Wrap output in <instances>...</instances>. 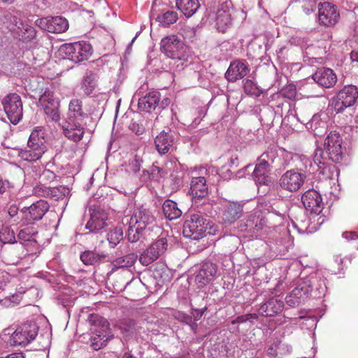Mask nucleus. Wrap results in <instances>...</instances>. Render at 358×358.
I'll list each match as a JSON object with an SVG mask.
<instances>
[{
	"instance_id": "55",
	"label": "nucleus",
	"mask_w": 358,
	"mask_h": 358,
	"mask_svg": "<svg viewBox=\"0 0 358 358\" xmlns=\"http://www.w3.org/2000/svg\"><path fill=\"white\" fill-rule=\"evenodd\" d=\"M162 171V168L153 164L151 168V174L152 175H159V173Z\"/></svg>"
},
{
	"instance_id": "34",
	"label": "nucleus",
	"mask_w": 358,
	"mask_h": 358,
	"mask_svg": "<svg viewBox=\"0 0 358 358\" xmlns=\"http://www.w3.org/2000/svg\"><path fill=\"white\" fill-rule=\"evenodd\" d=\"M176 6L186 17L192 16L200 6L199 0H176Z\"/></svg>"
},
{
	"instance_id": "23",
	"label": "nucleus",
	"mask_w": 358,
	"mask_h": 358,
	"mask_svg": "<svg viewBox=\"0 0 358 358\" xmlns=\"http://www.w3.org/2000/svg\"><path fill=\"white\" fill-rule=\"evenodd\" d=\"M90 211V219L86 224V229L93 232L104 228L108 220L107 213L100 208H94Z\"/></svg>"
},
{
	"instance_id": "4",
	"label": "nucleus",
	"mask_w": 358,
	"mask_h": 358,
	"mask_svg": "<svg viewBox=\"0 0 358 358\" xmlns=\"http://www.w3.org/2000/svg\"><path fill=\"white\" fill-rule=\"evenodd\" d=\"M208 224L201 213L191 214L184 222L183 234L187 238L199 240L205 236Z\"/></svg>"
},
{
	"instance_id": "35",
	"label": "nucleus",
	"mask_w": 358,
	"mask_h": 358,
	"mask_svg": "<svg viewBox=\"0 0 358 358\" xmlns=\"http://www.w3.org/2000/svg\"><path fill=\"white\" fill-rule=\"evenodd\" d=\"M162 208L164 216L169 220H176L182 215V211L178 208V204L170 199L164 202Z\"/></svg>"
},
{
	"instance_id": "29",
	"label": "nucleus",
	"mask_w": 358,
	"mask_h": 358,
	"mask_svg": "<svg viewBox=\"0 0 358 358\" xmlns=\"http://www.w3.org/2000/svg\"><path fill=\"white\" fill-rule=\"evenodd\" d=\"M173 144V138L172 136L164 131L160 132L155 137V145L157 150L160 155L166 154Z\"/></svg>"
},
{
	"instance_id": "9",
	"label": "nucleus",
	"mask_w": 358,
	"mask_h": 358,
	"mask_svg": "<svg viewBox=\"0 0 358 358\" xmlns=\"http://www.w3.org/2000/svg\"><path fill=\"white\" fill-rule=\"evenodd\" d=\"M342 138L339 133L333 131L327 136L324 150L329 159L335 163H341L344 157Z\"/></svg>"
},
{
	"instance_id": "63",
	"label": "nucleus",
	"mask_w": 358,
	"mask_h": 358,
	"mask_svg": "<svg viewBox=\"0 0 358 358\" xmlns=\"http://www.w3.org/2000/svg\"><path fill=\"white\" fill-rule=\"evenodd\" d=\"M290 94H290V96H289V98H291V97L294 96V94H295V92H294V90H292V91H291V92H290Z\"/></svg>"
},
{
	"instance_id": "24",
	"label": "nucleus",
	"mask_w": 358,
	"mask_h": 358,
	"mask_svg": "<svg viewBox=\"0 0 358 358\" xmlns=\"http://www.w3.org/2000/svg\"><path fill=\"white\" fill-rule=\"evenodd\" d=\"M250 71L246 62L241 60H236L231 62L225 73L226 78L229 82H236L244 78Z\"/></svg>"
},
{
	"instance_id": "51",
	"label": "nucleus",
	"mask_w": 358,
	"mask_h": 358,
	"mask_svg": "<svg viewBox=\"0 0 358 358\" xmlns=\"http://www.w3.org/2000/svg\"><path fill=\"white\" fill-rule=\"evenodd\" d=\"M280 343V341L277 340L271 346H269L267 349L268 355H270L272 356H276L277 355V348H278Z\"/></svg>"
},
{
	"instance_id": "60",
	"label": "nucleus",
	"mask_w": 358,
	"mask_h": 358,
	"mask_svg": "<svg viewBox=\"0 0 358 358\" xmlns=\"http://www.w3.org/2000/svg\"><path fill=\"white\" fill-rule=\"evenodd\" d=\"M168 174V172L165 170H164L163 169H162V171H160V173H159V175L160 177H165Z\"/></svg>"
},
{
	"instance_id": "45",
	"label": "nucleus",
	"mask_w": 358,
	"mask_h": 358,
	"mask_svg": "<svg viewBox=\"0 0 358 358\" xmlns=\"http://www.w3.org/2000/svg\"><path fill=\"white\" fill-rule=\"evenodd\" d=\"M231 8L230 0H213L211 6L213 11L229 10Z\"/></svg>"
},
{
	"instance_id": "43",
	"label": "nucleus",
	"mask_w": 358,
	"mask_h": 358,
	"mask_svg": "<svg viewBox=\"0 0 358 358\" xmlns=\"http://www.w3.org/2000/svg\"><path fill=\"white\" fill-rule=\"evenodd\" d=\"M37 231L34 227L28 226L22 229L18 233V238L23 241H30L33 237L36 234Z\"/></svg>"
},
{
	"instance_id": "56",
	"label": "nucleus",
	"mask_w": 358,
	"mask_h": 358,
	"mask_svg": "<svg viewBox=\"0 0 358 358\" xmlns=\"http://www.w3.org/2000/svg\"><path fill=\"white\" fill-rule=\"evenodd\" d=\"M171 103V99L169 98H164L160 103V107L162 108H165L169 106Z\"/></svg>"
},
{
	"instance_id": "53",
	"label": "nucleus",
	"mask_w": 358,
	"mask_h": 358,
	"mask_svg": "<svg viewBox=\"0 0 358 358\" xmlns=\"http://www.w3.org/2000/svg\"><path fill=\"white\" fill-rule=\"evenodd\" d=\"M343 236L348 240H356L358 238V234L356 232H345Z\"/></svg>"
},
{
	"instance_id": "31",
	"label": "nucleus",
	"mask_w": 358,
	"mask_h": 358,
	"mask_svg": "<svg viewBox=\"0 0 358 358\" xmlns=\"http://www.w3.org/2000/svg\"><path fill=\"white\" fill-rule=\"evenodd\" d=\"M99 76L96 73L88 71L84 76L81 83V89L86 96L92 94L98 86Z\"/></svg>"
},
{
	"instance_id": "2",
	"label": "nucleus",
	"mask_w": 358,
	"mask_h": 358,
	"mask_svg": "<svg viewBox=\"0 0 358 358\" xmlns=\"http://www.w3.org/2000/svg\"><path fill=\"white\" fill-rule=\"evenodd\" d=\"M90 322L94 327L93 335L90 338L91 347L94 350H99L113 338L110 324L106 319L96 314L90 315Z\"/></svg>"
},
{
	"instance_id": "46",
	"label": "nucleus",
	"mask_w": 358,
	"mask_h": 358,
	"mask_svg": "<svg viewBox=\"0 0 358 358\" xmlns=\"http://www.w3.org/2000/svg\"><path fill=\"white\" fill-rule=\"evenodd\" d=\"M276 157V150L273 148H268L260 157L259 159L263 162H268V166L273 163Z\"/></svg>"
},
{
	"instance_id": "30",
	"label": "nucleus",
	"mask_w": 358,
	"mask_h": 358,
	"mask_svg": "<svg viewBox=\"0 0 358 358\" xmlns=\"http://www.w3.org/2000/svg\"><path fill=\"white\" fill-rule=\"evenodd\" d=\"M269 166L268 162L259 159L252 173L255 180L260 185H265L269 180Z\"/></svg>"
},
{
	"instance_id": "36",
	"label": "nucleus",
	"mask_w": 358,
	"mask_h": 358,
	"mask_svg": "<svg viewBox=\"0 0 358 358\" xmlns=\"http://www.w3.org/2000/svg\"><path fill=\"white\" fill-rule=\"evenodd\" d=\"M106 258V254L92 250H86L80 255V259L85 265H93L99 263L104 261Z\"/></svg>"
},
{
	"instance_id": "8",
	"label": "nucleus",
	"mask_w": 358,
	"mask_h": 358,
	"mask_svg": "<svg viewBox=\"0 0 358 358\" xmlns=\"http://www.w3.org/2000/svg\"><path fill=\"white\" fill-rule=\"evenodd\" d=\"M49 208L50 206L46 201L38 200L20 210L21 222L23 224H29L41 220Z\"/></svg>"
},
{
	"instance_id": "21",
	"label": "nucleus",
	"mask_w": 358,
	"mask_h": 358,
	"mask_svg": "<svg viewBox=\"0 0 358 358\" xmlns=\"http://www.w3.org/2000/svg\"><path fill=\"white\" fill-rule=\"evenodd\" d=\"M217 272V266L212 262H205L201 266L195 277V282L199 287H203L208 285L216 276Z\"/></svg>"
},
{
	"instance_id": "42",
	"label": "nucleus",
	"mask_w": 358,
	"mask_h": 358,
	"mask_svg": "<svg viewBox=\"0 0 358 358\" xmlns=\"http://www.w3.org/2000/svg\"><path fill=\"white\" fill-rule=\"evenodd\" d=\"M45 135V130L43 127H36L31 131L29 141L35 143H44V138Z\"/></svg>"
},
{
	"instance_id": "52",
	"label": "nucleus",
	"mask_w": 358,
	"mask_h": 358,
	"mask_svg": "<svg viewBox=\"0 0 358 358\" xmlns=\"http://www.w3.org/2000/svg\"><path fill=\"white\" fill-rule=\"evenodd\" d=\"M18 210H19L18 207L16 205L13 204L8 207V213L10 217H14L17 215Z\"/></svg>"
},
{
	"instance_id": "12",
	"label": "nucleus",
	"mask_w": 358,
	"mask_h": 358,
	"mask_svg": "<svg viewBox=\"0 0 358 358\" xmlns=\"http://www.w3.org/2000/svg\"><path fill=\"white\" fill-rule=\"evenodd\" d=\"M167 248L166 238H160L140 255L139 262L143 266H148L164 255Z\"/></svg>"
},
{
	"instance_id": "14",
	"label": "nucleus",
	"mask_w": 358,
	"mask_h": 358,
	"mask_svg": "<svg viewBox=\"0 0 358 358\" xmlns=\"http://www.w3.org/2000/svg\"><path fill=\"white\" fill-rule=\"evenodd\" d=\"M36 24L50 33L60 34L69 29V22L62 16L41 17L36 20Z\"/></svg>"
},
{
	"instance_id": "16",
	"label": "nucleus",
	"mask_w": 358,
	"mask_h": 358,
	"mask_svg": "<svg viewBox=\"0 0 358 358\" xmlns=\"http://www.w3.org/2000/svg\"><path fill=\"white\" fill-rule=\"evenodd\" d=\"M13 24V27L11 28V31L14 37L19 41L23 43H29L36 38V29L27 22L14 17Z\"/></svg>"
},
{
	"instance_id": "32",
	"label": "nucleus",
	"mask_w": 358,
	"mask_h": 358,
	"mask_svg": "<svg viewBox=\"0 0 358 358\" xmlns=\"http://www.w3.org/2000/svg\"><path fill=\"white\" fill-rule=\"evenodd\" d=\"M85 116L83 108V101L79 99H73L69 104L66 120H79Z\"/></svg>"
},
{
	"instance_id": "41",
	"label": "nucleus",
	"mask_w": 358,
	"mask_h": 358,
	"mask_svg": "<svg viewBox=\"0 0 358 358\" xmlns=\"http://www.w3.org/2000/svg\"><path fill=\"white\" fill-rule=\"evenodd\" d=\"M108 241L112 247L116 246L123 238V231L120 228H115L110 231L108 234Z\"/></svg>"
},
{
	"instance_id": "50",
	"label": "nucleus",
	"mask_w": 358,
	"mask_h": 358,
	"mask_svg": "<svg viewBox=\"0 0 358 358\" xmlns=\"http://www.w3.org/2000/svg\"><path fill=\"white\" fill-rule=\"evenodd\" d=\"M55 178V173L52 171L46 169L43 170L42 174L40 176V178L42 180H45V179L52 180Z\"/></svg>"
},
{
	"instance_id": "19",
	"label": "nucleus",
	"mask_w": 358,
	"mask_h": 358,
	"mask_svg": "<svg viewBox=\"0 0 358 358\" xmlns=\"http://www.w3.org/2000/svg\"><path fill=\"white\" fill-rule=\"evenodd\" d=\"M34 193L40 196L48 197L55 201L64 199L69 194L70 190L64 186L59 187H45L37 186L34 188Z\"/></svg>"
},
{
	"instance_id": "62",
	"label": "nucleus",
	"mask_w": 358,
	"mask_h": 358,
	"mask_svg": "<svg viewBox=\"0 0 358 358\" xmlns=\"http://www.w3.org/2000/svg\"><path fill=\"white\" fill-rule=\"evenodd\" d=\"M13 0H0V2H3V3H10L12 2Z\"/></svg>"
},
{
	"instance_id": "5",
	"label": "nucleus",
	"mask_w": 358,
	"mask_h": 358,
	"mask_svg": "<svg viewBox=\"0 0 358 358\" xmlns=\"http://www.w3.org/2000/svg\"><path fill=\"white\" fill-rule=\"evenodd\" d=\"M39 102L50 121L55 123L60 121V101L55 96L54 92L46 89L41 95Z\"/></svg>"
},
{
	"instance_id": "15",
	"label": "nucleus",
	"mask_w": 358,
	"mask_h": 358,
	"mask_svg": "<svg viewBox=\"0 0 358 358\" xmlns=\"http://www.w3.org/2000/svg\"><path fill=\"white\" fill-rule=\"evenodd\" d=\"M358 98V90L354 85L345 86L337 94L334 110L338 113L352 106Z\"/></svg>"
},
{
	"instance_id": "20",
	"label": "nucleus",
	"mask_w": 358,
	"mask_h": 358,
	"mask_svg": "<svg viewBox=\"0 0 358 358\" xmlns=\"http://www.w3.org/2000/svg\"><path fill=\"white\" fill-rule=\"evenodd\" d=\"M64 135L69 140L79 142L83 138L84 128L78 120H66L62 125Z\"/></svg>"
},
{
	"instance_id": "25",
	"label": "nucleus",
	"mask_w": 358,
	"mask_h": 358,
	"mask_svg": "<svg viewBox=\"0 0 358 358\" xmlns=\"http://www.w3.org/2000/svg\"><path fill=\"white\" fill-rule=\"evenodd\" d=\"M190 194L195 202L206 197L208 194V187L204 177H194L192 179Z\"/></svg>"
},
{
	"instance_id": "18",
	"label": "nucleus",
	"mask_w": 358,
	"mask_h": 358,
	"mask_svg": "<svg viewBox=\"0 0 358 358\" xmlns=\"http://www.w3.org/2000/svg\"><path fill=\"white\" fill-rule=\"evenodd\" d=\"M45 151L46 146L45 144L28 140L27 147L19 151L18 156L23 160L32 162L41 159Z\"/></svg>"
},
{
	"instance_id": "59",
	"label": "nucleus",
	"mask_w": 358,
	"mask_h": 358,
	"mask_svg": "<svg viewBox=\"0 0 358 358\" xmlns=\"http://www.w3.org/2000/svg\"><path fill=\"white\" fill-rule=\"evenodd\" d=\"M6 190L5 182L0 177V194H3Z\"/></svg>"
},
{
	"instance_id": "13",
	"label": "nucleus",
	"mask_w": 358,
	"mask_h": 358,
	"mask_svg": "<svg viewBox=\"0 0 358 358\" xmlns=\"http://www.w3.org/2000/svg\"><path fill=\"white\" fill-rule=\"evenodd\" d=\"M318 23L324 27H331L335 25L340 17L337 7L327 1L322 2L318 4Z\"/></svg>"
},
{
	"instance_id": "3",
	"label": "nucleus",
	"mask_w": 358,
	"mask_h": 358,
	"mask_svg": "<svg viewBox=\"0 0 358 358\" xmlns=\"http://www.w3.org/2000/svg\"><path fill=\"white\" fill-rule=\"evenodd\" d=\"M185 49L183 42L175 35L167 36L161 41L162 51L174 62L173 64H176V68L182 69L188 62Z\"/></svg>"
},
{
	"instance_id": "26",
	"label": "nucleus",
	"mask_w": 358,
	"mask_h": 358,
	"mask_svg": "<svg viewBox=\"0 0 358 358\" xmlns=\"http://www.w3.org/2000/svg\"><path fill=\"white\" fill-rule=\"evenodd\" d=\"M243 214V206L237 202H227L224 207L222 219L224 222L234 223Z\"/></svg>"
},
{
	"instance_id": "10",
	"label": "nucleus",
	"mask_w": 358,
	"mask_h": 358,
	"mask_svg": "<svg viewBox=\"0 0 358 358\" xmlns=\"http://www.w3.org/2000/svg\"><path fill=\"white\" fill-rule=\"evenodd\" d=\"M62 48L69 59L75 63L87 60L92 54L91 45L83 41L65 44Z\"/></svg>"
},
{
	"instance_id": "6",
	"label": "nucleus",
	"mask_w": 358,
	"mask_h": 358,
	"mask_svg": "<svg viewBox=\"0 0 358 358\" xmlns=\"http://www.w3.org/2000/svg\"><path fill=\"white\" fill-rule=\"evenodd\" d=\"M38 327L35 323L22 324L12 334L8 342L11 345L25 346L35 339L38 335Z\"/></svg>"
},
{
	"instance_id": "44",
	"label": "nucleus",
	"mask_w": 358,
	"mask_h": 358,
	"mask_svg": "<svg viewBox=\"0 0 358 358\" xmlns=\"http://www.w3.org/2000/svg\"><path fill=\"white\" fill-rule=\"evenodd\" d=\"M141 329L135 320L129 319L124 323L123 329L127 333L128 336H135L139 333V329Z\"/></svg>"
},
{
	"instance_id": "39",
	"label": "nucleus",
	"mask_w": 358,
	"mask_h": 358,
	"mask_svg": "<svg viewBox=\"0 0 358 358\" xmlns=\"http://www.w3.org/2000/svg\"><path fill=\"white\" fill-rule=\"evenodd\" d=\"M0 241L3 243H14L15 241V233L9 227H3L0 229Z\"/></svg>"
},
{
	"instance_id": "64",
	"label": "nucleus",
	"mask_w": 358,
	"mask_h": 358,
	"mask_svg": "<svg viewBox=\"0 0 358 358\" xmlns=\"http://www.w3.org/2000/svg\"><path fill=\"white\" fill-rule=\"evenodd\" d=\"M0 358H3V357H0Z\"/></svg>"
},
{
	"instance_id": "22",
	"label": "nucleus",
	"mask_w": 358,
	"mask_h": 358,
	"mask_svg": "<svg viewBox=\"0 0 358 358\" xmlns=\"http://www.w3.org/2000/svg\"><path fill=\"white\" fill-rule=\"evenodd\" d=\"M312 78L319 85L325 88L334 86L337 82V76L333 70L325 67L317 69Z\"/></svg>"
},
{
	"instance_id": "54",
	"label": "nucleus",
	"mask_w": 358,
	"mask_h": 358,
	"mask_svg": "<svg viewBox=\"0 0 358 358\" xmlns=\"http://www.w3.org/2000/svg\"><path fill=\"white\" fill-rule=\"evenodd\" d=\"M286 301L291 306H294L299 303V300L295 299L294 297H290V295L286 297Z\"/></svg>"
},
{
	"instance_id": "58",
	"label": "nucleus",
	"mask_w": 358,
	"mask_h": 358,
	"mask_svg": "<svg viewBox=\"0 0 358 358\" xmlns=\"http://www.w3.org/2000/svg\"><path fill=\"white\" fill-rule=\"evenodd\" d=\"M350 59L352 62H357L358 63V51H352L350 53Z\"/></svg>"
},
{
	"instance_id": "40",
	"label": "nucleus",
	"mask_w": 358,
	"mask_h": 358,
	"mask_svg": "<svg viewBox=\"0 0 358 358\" xmlns=\"http://www.w3.org/2000/svg\"><path fill=\"white\" fill-rule=\"evenodd\" d=\"M243 90L247 94L256 96H259L262 92L254 80L249 78L244 80Z\"/></svg>"
},
{
	"instance_id": "57",
	"label": "nucleus",
	"mask_w": 358,
	"mask_h": 358,
	"mask_svg": "<svg viewBox=\"0 0 358 358\" xmlns=\"http://www.w3.org/2000/svg\"><path fill=\"white\" fill-rule=\"evenodd\" d=\"M3 358H24L22 352L12 353Z\"/></svg>"
},
{
	"instance_id": "47",
	"label": "nucleus",
	"mask_w": 358,
	"mask_h": 358,
	"mask_svg": "<svg viewBox=\"0 0 358 358\" xmlns=\"http://www.w3.org/2000/svg\"><path fill=\"white\" fill-rule=\"evenodd\" d=\"M309 292V287L308 286H301V287H297L294 288L290 293V297H294L295 299L299 301L300 299L306 296Z\"/></svg>"
},
{
	"instance_id": "7",
	"label": "nucleus",
	"mask_w": 358,
	"mask_h": 358,
	"mask_svg": "<svg viewBox=\"0 0 358 358\" xmlns=\"http://www.w3.org/2000/svg\"><path fill=\"white\" fill-rule=\"evenodd\" d=\"M3 110L8 120L13 124H17L22 117V102L16 93L6 95L2 100Z\"/></svg>"
},
{
	"instance_id": "1",
	"label": "nucleus",
	"mask_w": 358,
	"mask_h": 358,
	"mask_svg": "<svg viewBox=\"0 0 358 358\" xmlns=\"http://www.w3.org/2000/svg\"><path fill=\"white\" fill-rule=\"evenodd\" d=\"M155 220L156 218L150 210L143 206L136 209L131 215H124L122 223L124 226H128V241L131 243L137 242L142 236L143 231L154 224Z\"/></svg>"
},
{
	"instance_id": "38",
	"label": "nucleus",
	"mask_w": 358,
	"mask_h": 358,
	"mask_svg": "<svg viewBox=\"0 0 358 358\" xmlns=\"http://www.w3.org/2000/svg\"><path fill=\"white\" fill-rule=\"evenodd\" d=\"M177 20L178 13L173 10H168L157 17V20L164 27L175 23Z\"/></svg>"
},
{
	"instance_id": "37",
	"label": "nucleus",
	"mask_w": 358,
	"mask_h": 358,
	"mask_svg": "<svg viewBox=\"0 0 358 358\" xmlns=\"http://www.w3.org/2000/svg\"><path fill=\"white\" fill-rule=\"evenodd\" d=\"M137 255L135 253H130L123 257H118L113 261L112 265L118 268L130 267L134 264L137 259Z\"/></svg>"
},
{
	"instance_id": "49",
	"label": "nucleus",
	"mask_w": 358,
	"mask_h": 358,
	"mask_svg": "<svg viewBox=\"0 0 358 358\" xmlns=\"http://www.w3.org/2000/svg\"><path fill=\"white\" fill-rule=\"evenodd\" d=\"M130 129L137 135L143 134L145 131V128L143 124H139L136 122H133L130 124Z\"/></svg>"
},
{
	"instance_id": "28",
	"label": "nucleus",
	"mask_w": 358,
	"mask_h": 358,
	"mask_svg": "<svg viewBox=\"0 0 358 358\" xmlns=\"http://www.w3.org/2000/svg\"><path fill=\"white\" fill-rule=\"evenodd\" d=\"M160 94L159 92L152 91L148 93L138 100V106L141 110L150 113L155 110L159 104Z\"/></svg>"
},
{
	"instance_id": "48",
	"label": "nucleus",
	"mask_w": 358,
	"mask_h": 358,
	"mask_svg": "<svg viewBox=\"0 0 358 358\" xmlns=\"http://www.w3.org/2000/svg\"><path fill=\"white\" fill-rule=\"evenodd\" d=\"M257 318L258 315H257L256 313H248L237 317L234 320L231 322V323L234 324L243 323L247 321L252 322V320H257Z\"/></svg>"
},
{
	"instance_id": "11",
	"label": "nucleus",
	"mask_w": 358,
	"mask_h": 358,
	"mask_svg": "<svg viewBox=\"0 0 358 358\" xmlns=\"http://www.w3.org/2000/svg\"><path fill=\"white\" fill-rule=\"evenodd\" d=\"M306 176L295 169L285 172L279 179L280 187L286 191L294 192L298 191L303 185Z\"/></svg>"
},
{
	"instance_id": "27",
	"label": "nucleus",
	"mask_w": 358,
	"mask_h": 358,
	"mask_svg": "<svg viewBox=\"0 0 358 358\" xmlns=\"http://www.w3.org/2000/svg\"><path fill=\"white\" fill-rule=\"evenodd\" d=\"M284 303L282 301L271 298L259 308L260 315L264 317H273L283 310Z\"/></svg>"
},
{
	"instance_id": "33",
	"label": "nucleus",
	"mask_w": 358,
	"mask_h": 358,
	"mask_svg": "<svg viewBox=\"0 0 358 358\" xmlns=\"http://www.w3.org/2000/svg\"><path fill=\"white\" fill-rule=\"evenodd\" d=\"M213 12L216 13V25L217 29L220 32L224 33L232 24L230 8L229 10L226 9Z\"/></svg>"
},
{
	"instance_id": "61",
	"label": "nucleus",
	"mask_w": 358,
	"mask_h": 358,
	"mask_svg": "<svg viewBox=\"0 0 358 358\" xmlns=\"http://www.w3.org/2000/svg\"><path fill=\"white\" fill-rule=\"evenodd\" d=\"M122 358H135L134 357H133L132 355H131L129 353H125Z\"/></svg>"
},
{
	"instance_id": "17",
	"label": "nucleus",
	"mask_w": 358,
	"mask_h": 358,
	"mask_svg": "<svg viewBox=\"0 0 358 358\" xmlns=\"http://www.w3.org/2000/svg\"><path fill=\"white\" fill-rule=\"evenodd\" d=\"M301 202L310 213L319 215L322 210L323 203L321 195L313 189H308L302 194Z\"/></svg>"
}]
</instances>
